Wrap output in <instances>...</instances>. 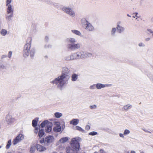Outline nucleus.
Returning a JSON list of instances; mask_svg holds the SVG:
<instances>
[{
	"label": "nucleus",
	"instance_id": "79ce46f5",
	"mask_svg": "<svg viewBox=\"0 0 153 153\" xmlns=\"http://www.w3.org/2000/svg\"><path fill=\"white\" fill-rule=\"evenodd\" d=\"M96 84H94L90 86L89 88L90 89L93 90L95 88V87L96 88Z\"/></svg>",
	"mask_w": 153,
	"mask_h": 153
},
{
	"label": "nucleus",
	"instance_id": "412c9836",
	"mask_svg": "<svg viewBox=\"0 0 153 153\" xmlns=\"http://www.w3.org/2000/svg\"><path fill=\"white\" fill-rule=\"evenodd\" d=\"M79 123V120L77 119H74L71 120L70 122V123L73 125H76L78 124Z\"/></svg>",
	"mask_w": 153,
	"mask_h": 153
},
{
	"label": "nucleus",
	"instance_id": "bb28decb",
	"mask_svg": "<svg viewBox=\"0 0 153 153\" xmlns=\"http://www.w3.org/2000/svg\"><path fill=\"white\" fill-rule=\"evenodd\" d=\"M117 29V28L115 27L112 28L111 31V34L112 36H115V33L116 32Z\"/></svg>",
	"mask_w": 153,
	"mask_h": 153
},
{
	"label": "nucleus",
	"instance_id": "052dcab7",
	"mask_svg": "<svg viewBox=\"0 0 153 153\" xmlns=\"http://www.w3.org/2000/svg\"><path fill=\"white\" fill-rule=\"evenodd\" d=\"M143 130L146 132L151 133V132L148 130H146L145 129Z\"/></svg>",
	"mask_w": 153,
	"mask_h": 153
},
{
	"label": "nucleus",
	"instance_id": "f257e3e1",
	"mask_svg": "<svg viewBox=\"0 0 153 153\" xmlns=\"http://www.w3.org/2000/svg\"><path fill=\"white\" fill-rule=\"evenodd\" d=\"M31 42L26 43L25 45L23 52V55L25 57H27L29 56L30 57L32 58L34 56L35 50L34 48H32L30 50L31 47Z\"/></svg>",
	"mask_w": 153,
	"mask_h": 153
},
{
	"label": "nucleus",
	"instance_id": "2eb2a0df",
	"mask_svg": "<svg viewBox=\"0 0 153 153\" xmlns=\"http://www.w3.org/2000/svg\"><path fill=\"white\" fill-rule=\"evenodd\" d=\"M52 123L51 122L48 123L45 127V131L48 133L51 132L52 129Z\"/></svg>",
	"mask_w": 153,
	"mask_h": 153
},
{
	"label": "nucleus",
	"instance_id": "ea45409f",
	"mask_svg": "<svg viewBox=\"0 0 153 153\" xmlns=\"http://www.w3.org/2000/svg\"><path fill=\"white\" fill-rule=\"evenodd\" d=\"M76 54V59H77L79 58H80V55H81V52H77L75 53Z\"/></svg>",
	"mask_w": 153,
	"mask_h": 153
},
{
	"label": "nucleus",
	"instance_id": "c85d7f7f",
	"mask_svg": "<svg viewBox=\"0 0 153 153\" xmlns=\"http://www.w3.org/2000/svg\"><path fill=\"white\" fill-rule=\"evenodd\" d=\"M50 122L48 120H45L41 123L40 126L42 128L44 127L45 126H47L48 123Z\"/></svg>",
	"mask_w": 153,
	"mask_h": 153
},
{
	"label": "nucleus",
	"instance_id": "20e7f679",
	"mask_svg": "<svg viewBox=\"0 0 153 153\" xmlns=\"http://www.w3.org/2000/svg\"><path fill=\"white\" fill-rule=\"evenodd\" d=\"M61 10L64 13L71 17H74L75 16V13L71 8L67 6H63Z\"/></svg>",
	"mask_w": 153,
	"mask_h": 153
},
{
	"label": "nucleus",
	"instance_id": "4d7b16f0",
	"mask_svg": "<svg viewBox=\"0 0 153 153\" xmlns=\"http://www.w3.org/2000/svg\"><path fill=\"white\" fill-rule=\"evenodd\" d=\"M39 141L41 143H45V139L40 140Z\"/></svg>",
	"mask_w": 153,
	"mask_h": 153
},
{
	"label": "nucleus",
	"instance_id": "603ef678",
	"mask_svg": "<svg viewBox=\"0 0 153 153\" xmlns=\"http://www.w3.org/2000/svg\"><path fill=\"white\" fill-rule=\"evenodd\" d=\"M119 136L120 137L124 138V136L125 135L124 134V133L122 134V133H120L119 134Z\"/></svg>",
	"mask_w": 153,
	"mask_h": 153
},
{
	"label": "nucleus",
	"instance_id": "5fc2aeb1",
	"mask_svg": "<svg viewBox=\"0 0 153 153\" xmlns=\"http://www.w3.org/2000/svg\"><path fill=\"white\" fill-rule=\"evenodd\" d=\"M150 40V38L149 37L146 38L145 39V41L146 42H148Z\"/></svg>",
	"mask_w": 153,
	"mask_h": 153
},
{
	"label": "nucleus",
	"instance_id": "680f3d73",
	"mask_svg": "<svg viewBox=\"0 0 153 153\" xmlns=\"http://www.w3.org/2000/svg\"><path fill=\"white\" fill-rule=\"evenodd\" d=\"M131 153H135V152L134 151H131Z\"/></svg>",
	"mask_w": 153,
	"mask_h": 153
},
{
	"label": "nucleus",
	"instance_id": "bf43d9fd",
	"mask_svg": "<svg viewBox=\"0 0 153 153\" xmlns=\"http://www.w3.org/2000/svg\"><path fill=\"white\" fill-rule=\"evenodd\" d=\"M134 14H135L136 16H133V17L134 18H135V17H136L137 16V15L138 14V13H134Z\"/></svg>",
	"mask_w": 153,
	"mask_h": 153
},
{
	"label": "nucleus",
	"instance_id": "4468645a",
	"mask_svg": "<svg viewBox=\"0 0 153 153\" xmlns=\"http://www.w3.org/2000/svg\"><path fill=\"white\" fill-rule=\"evenodd\" d=\"M13 119L14 118L10 115L8 114L6 117V121L8 124H10L12 123L13 122Z\"/></svg>",
	"mask_w": 153,
	"mask_h": 153
},
{
	"label": "nucleus",
	"instance_id": "a878e982",
	"mask_svg": "<svg viewBox=\"0 0 153 153\" xmlns=\"http://www.w3.org/2000/svg\"><path fill=\"white\" fill-rule=\"evenodd\" d=\"M45 133L44 130L42 129H39L38 133V136L40 138L42 137L44 134Z\"/></svg>",
	"mask_w": 153,
	"mask_h": 153
},
{
	"label": "nucleus",
	"instance_id": "6ab92c4d",
	"mask_svg": "<svg viewBox=\"0 0 153 153\" xmlns=\"http://www.w3.org/2000/svg\"><path fill=\"white\" fill-rule=\"evenodd\" d=\"M71 31L73 33L77 36H80L81 37L83 36V35H82L81 33L79 30H72Z\"/></svg>",
	"mask_w": 153,
	"mask_h": 153
},
{
	"label": "nucleus",
	"instance_id": "f03ea898",
	"mask_svg": "<svg viewBox=\"0 0 153 153\" xmlns=\"http://www.w3.org/2000/svg\"><path fill=\"white\" fill-rule=\"evenodd\" d=\"M68 80L65 79L64 77L60 76L51 81V83L53 85H56L59 89L62 90L64 85Z\"/></svg>",
	"mask_w": 153,
	"mask_h": 153
},
{
	"label": "nucleus",
	"instance_id": "58836bf2",
	"mask_svg": "<svg viewBox=\"0 0 153 153\" xmlns=\"http://www.w3.org/2000/svg\"><path fill=\"white\" fill-rule=\"evenodd\" d=\"M66 151L67 153H72V150L70 147H68L66 148Z\"/></svg>",
	"mask_w": 153,
	"mask_h": 153
},
{
	"label": "nucleus",
	"instance_id": "c9c22d12",
	"mask_svg": "<svg viewBox=\"0 0 153 153\" xmlns=\"http://www.w3.org/2000/svg\"><path fill=\"white\" fill-rule=\"evenodd\" d=\"M70 55L71 57V59H72V60L76 59V54L75 53H74Z\"/></svg>",
	"mask_w": 153,
	"mask_h": 153
},
{
	"label": "nucleus",
	"instance_id": "1a4fd4ad",
	"mask_svg": "<svg viewBox=\"0 0 153 153\" xmlns=\"http://www.w3.org/2000/svg\"><path fill=\"white\" fill-rule=\"evenodd\" d=\"M55 126L53 128V131L56 132H60L61 131L60 123L58 122H54Z\"/></svg>",
	"mask_w": 153,
	"mask_h": 153
},
{
	"label": "nucleus",
	"instance_id": "9b49d317",
	"mask_svg": "<svg viewBox=\"0 0 153 153\" xmlns=\"http://www.w3.org/2000/svg\"><path fill=\"white\" fill-rule=\"evenodd\" d=\"M86 25V26L85 28V29L86 30L89 31H92L94 30V28L93 26L89 22L87 21Z\"/></svg>",
	"mask_w": 153,
	"mask_h": 153
},
{
	"label": "nucleus",
	"instance_id": "8fccbe9b",
	"mask_svg": "<svg viewBox=\"0 0 153 153\" xmlns=\"http://www.w3.org/2000/svg\"><path fill=\"white\" fill-rule=\"evenodd\" d=\"M39 129L38 128H36L34 130V132L35 133L37 134L39 132Z\"/></svg>",
	"mask_w": 153,
	"mask_h": 153
},
{
	"label": "nucleus",
	"instance_id": "09e8293b",
	"mask_svg": "<svg viewBox=\"0 0 153 153\" xmlns=\"http://www.w3.org/2000/svg\"><path fill=\"white\" fill-rule=\"evenodd\" d=\"M138 46L140 47H144L145 46V45L144 44V43H143V42H140V43H139L138 44Z\"/></svg>",
	"mask_w": 153,
	"mask_h": 153
},
{
	"label": "nucleus",
	"instance_id": "b1692460",
	"mask_svg": "<svg viewBox=\"0 0 153 153\" xmlns=\"http://www.w3.org/2000/svg\"><path fill=\"white\" fill-rule=\"evenodd\" d=\"M132 107V105L128 104L126 105H124L122 108L123 110L128 111L129 109L131 108Z\"/></svg>",
	"mask_w": 153,
	"mask_h": 153
},
{
	"label": "nucleus",
	"instance_id": "72a5a7b5",
	"mask_svg": "<svg viewBox=\"0 0 153 153\" xmlns=\"http://www.w3.org/2000/svg\"><path fill=\"white\" fill-rule=\"evenodd\" d=\"M75 128L76 129L80 131H82L83 132H85V130L79 126H76Z\"/></svg>",
	"mask_w": 153,
	"mask_h": 153
},
{
	"label": "nucleus",
	"instance_id": "a19ab883",
	"mask_svg": "<svg viewBox=\"0 0 153 153\" xmlns=\"http://www.w3.org/2000/svg\"><path fill=\"white\" fill-rule=\"evenodd\" d=\"M88 134L90 135L94 136L97 134V132L93 131L89 133Z\"/></svg>",
	"mask_w": 153,
	"mask_h": 153
},
{
	"label": "nucleus",
	"instance_id": "6e6552de",
	"mask_svg": "<svg viewBox=\"0 0 153 153\" xmlns=\"http://www.w3.org/2000/svg\"><path fill=\"white\" fill-rule=\"evenodd\" d=\"M12 0H6V6L7 7V9L8 13H10L13 11L12 6L10 4Z\"/></svg>",
	"mask_w": 153,
	"mask_h": 153
},
{
	"label": "nucleus",
	"instance_id": "39448f33",
	"mask_svg": "<svg viewBox=\"0 0 153 153\" xmlns=\"http://www.w3.org/2000/svg\"><path fill=\"white\" fill-rule=\"evenodd\" d=\"M24 135L21 134H19L16 137L14 138L12 141L13 144L15 145L20 143L24 139Z\"/></svg>",
	"mask_w": 153,
	"mask_h": 153
},
{
	"label": "nucleus",
	"instance_id": "f8f14e48",
	"mask_svg": "<svg viewBox=\"0 0 153 153\" xmlns=\"http://www.w3.org/2000/svg\"><path fill=\"white\" fill-rule=\"evenodd\" d=\"M121 24V22L119 21L117 23L116 28L118 30V31L119 33H121L123 32L125 30V28L121 26L120 25Z\"/></svg>",
	"mask_w": 153,
	"mask_h": 153
},
{
	"label": "nucleus",
	"instance_id": "f704fd0d",
	"mask_svg": "<svg viewBox=\"0 0 153 153\" xmlns=\"http://www.w3.org/2000/svg\"><path fill=\"white\" fill-rule=\"evenodd\" d=\"M130 133V131L128 129H126L124 130L123 133L125 136H127Z\"/></svg>",
	"mask_w": 153,
	"mask_h": 153
},
{
	"label": "nucleus",
	"instance_id": "338daca9",
	"mask_svg": "<svg viewBox=\"0 0 153 153\" xmlns=\"http://www.w3.org/2000/svg\"><path fill=\"white\" fill-rule=\"evenodd\" d=\"M7 153H12L10 152H7Z\"/></svg>",
	"mask_w": 153,
	"mask_h": 153
},
{
	"label": "nucleus",
	"instance_id": "e433bc0d",
	"mask_svg": "<svg viewBox=\"0 0 153 153\" xmlns=\"http://www.w3.org/2000/svg\"><path fill=\"white\" fill-rule=\"evenodd\" d=\"M37 121L35 119L33 120L32 121V124L33 126L35 127H36L37 124Z\"/></svg>",
	"mask_w": 153,
	"mask_h": 153
},
{
	"label": "nucleus",
	"instance_id": "7ed1b4c3",
	"mask_svg": "<svg viewBox=\"0 0 153 153\" xmlns=\"http://www.w3.org/2000/svg\"><path fill=\"white\" fill-rule=\"evenodd\" d=\"M81 140L80 137H76L72 139L71 142V145L73 148V151H77L79 149V142Z\"/></svg>",
	"mask_w": 153,
	"mask_h": 153
},
{
	"label": "nucleus",
	"instance_id": "4be33fe9",
	"mask_svg": "<svg viewBox=\"0 0 153 153\" xmlns=\"http://www.w3.org/2000/svg\"><path fill=\"white\" fill-rule=\"evenodd\" d=\"M0 33L1 35L3 36H5L8 34V31L5 29H2L0 31Z\"/></svg>",
	"mask_w": 153,
	"mask_h": 153
},
{
	"label": "nucleus",
	"instance_id": "69168bd1",
	"mask_svg": "<svg viewBox=\"0 0 153 153\" xmlns=\"http://www.w3.org/2000/svg\"><path fill=\"white\" fill-rule=\"evenodd\" d=\"M2 147V146L1 145L0 146V149Z\"/></svg>",
	"mask_w": 153,
	"mask_h": 153
},
{
	"label": "nucleus",
	"instance_id": "2f4dec72",
	"mask_svg": "<svg viewBox=\"0 0 153 153\" xmlns=\"http://www.w3.org/2000/svg\"><path fill=\"white\" fill-rule=\"evenodd\" d=\"M36 148V147L35 145H32L30 149V152L31 153H33L34 152Z\"/></svg>",
	"mask_w": 153,
	"mask_h": 153
},
{
	"label": "nucleus",
	"instance_id": "a18cd8bd",
	"mask_svg": "<svg viewBox=\"0 0 153 153\" xmlns=\"http://www.w3.org/2000/svg\"><path fill=\"white\" fill-rule=\"evenodd\" d=\"M89 107L91 109H94L96 108L97 106L96 105H90Z\"/></svg>",
	"mask_w": 153,
	"mask_h": 153
},
{
	"label": "nucleus",
	"instance_id": "3c124183",
	"mask_svg": "<svg viewBox=\"0 0 153 153\" xmlns=\"http://www.w3.org/2000/svg\"><path fill=\"white\" fill-rule=\"evenodd\" d=\"M12 51H10L9 52L8 54V57H9V58H10L11 57V56H12Z\"/></svg>",
	"mask_w": 153,
	"mask_h": 153
},
{
	"label": "nucleus",
	"instance_id": "0e129e2a",
	"mask_svg": "<svg viewBox=\"0 0 153 153\" xmlns=\"http://www.w3.org/2000/svg\"><path fill=\"white\" fill-rule=\"evenodd\" d=\"M127 16H129V17H131V16H130V15H129V14H127Z\"/></svg>",
	"mask_w": 153,
	"mask_h": 153
},
{
	"label": "nucleus",
	"instance_id": "423d86ee",
	"mask_svg": "<svg viewBox=\"0 0 153 153\" xmlns=\"http://www.w3.org/2000/svg\"><path fill=\"white\" fill-rule=\"evenodd\" d=\"M70 72V70L68 68L66 67H64L62 68V74L61 75L64 77L66 79L68 80L70 76L68 75Z\"/></svg>",
	"mask_w": 153,
	"mask_h": 153
},
{
	"label": "nucleus",
	"instance_id": "de8ad7c7",
	"mask_svg": "<svg viewBox=\"0 0 153 153\" xmlns=\"http://www.w3.org/2000/svg\"><path fill=\"white\" fill-rule=\"evenodd\" d=\"M147 30L148 32H149L150 33L152 34V36H153V30L149 28H148Z\"/></svg>",
	"mask_w": 153,
	"mask_h": 153
},
{
	"label": "nucleus",
	"instance_id": "c756f323",
	"mask_svg": "<svg viewBox=\"0 0 153 153\" xmlns=\"http://www.w3.org/2000/svg\"><path fill=\"white\" fill-rule=\"evenodd\" d=\"M12 145L11 140V139L9 140L8 141L7 144L6 146V148L7 149H9L10 146Z\"/></svg>",
	"mask_w": 153,
	"mask_h": 153
},
{
	"label": "nucleus",
	"instance_id": "5701e85b",
	"mask_svg": "<svg viewBox=\"0 0 153 153\" xmlns=\"http://www.w3.org/2000/svg\"><path fill=\"white\" fill-rule=\"evenodd\" d=\"M74 43H70L67 45V48L69 50L71 51H74Z\"/></svg>",
	"mask_w": 153,
	"mask_h": 153
},
{
	"label": "nucleus",
	"instance_id": "a211bd4d",
	"mask_svg": "<svg viewBox=\"0 0 153 153\" xmlns=\"http://www.w3.org/2000/svg\"><path fill=\"white\" fill-rule=\"evenodd\" d=\"M36 148L37 150L39 152L43 151L47 149L46 148L39 144H37L36 145Z\"/></svg>",
	"mask_w": 153,
	"mask_h": 153
},
{
	"label": "nucleus",
	"instance_id": "cd10ccee",
	"mask_svg": "<svg viewBox=\"0 0 153 153\" xmlns=\"http://www.w3.org/2000/svg\"><path fill=\"white\" fill-rule=\"evenodd\" d=\"M71 80L73 81H76L78 78V75L76 74H73L71 76Z\"/></svg>",
	"mask_w": 153,
	"mask_h": 153
},
{
	"label": "nucleus",
	"instance_id": "393cba45",
	"mask_svg": "<svg viewBox=\"0 0 153 153\" xmlns=\"http://www.w3.org/2000/svg\"><path fill=\"white\" fill-rule=\"evenodd\" d=\"M81 45L79 43H77L76 44L74 43V50L79 49L81 47Z\"/></svg>",
	"mask_w": 153,
	"mask_h": 153
},
{
	"label": "nucleus",
	"instance_id": "6e6d98bb",
	"mask_svg": "<svg viewBox=\"0 0 153 153\" xmlns=\"http://www.w3.org/2000/svg\"><path fill=\"white\" fill-rule=\"evenodd\" d=\"M49 40V38L48 36H46L45 38V41L46 42H48Z\"/></svg>",
	"mask_w": 153,
	"mask_h": 153
},
{
	"label": "nucleus",
	"instance_id": "9d476101",
	"mask_svg": "<svg viewBox=\"0 0 153 153\" xmlns=\"http://www.w3.org/2000/svg\"><path fill=\"white\" fill-rule=\"evenodd\" d=\"M92 54L91 53L82 51L81 52L80 58L85 59L88 57H90L92 56Z\"/></svg>",
	"mask_w": 153,
	"mask_h": 153
},
{
	"label": "nucleus",
	"instance_id": "4c0bfd02",
	"mask_svg": "<svg viewBox=\"0 0 153 153\" xmlns=\"http://www.w3.org/2000/svg\"><path fill=\"white\" fill-rule=\"evenodd\" d=\"M87 21L85 18H82L81 20V22L82 24L83 25H86V24L87 23Z\"/></svg>",
	"mask_w": 153,
	"mask_h": 153
},
{
	"label": "nucleus",
	"instance_id": "49530a36",
	"mask_svg": "<svg viewBox=\"0 0 153 153\" xmlns=\"http://www.w3.org/2000/svg\"><path fill=\"white\" fill-rule=\"evenodd\" d=\"M0 67L3 69H5L7 68V67L6 65L4 64L0 65Z\"/></svg>",
	"mask_w": 153,
	"mask_h": 153
},
{
	"label": "nucleus",
	"instance_id": "f3484780",
	"mask_svg": "<svg viewBox=\"0 0 153 153\" xmlns=\"http://www.w3.org/2000/svg\"><path fill=\"white\" fill-rule=\"evenodd\" d=\"M69 139L68 137H63L61 138L58 142V144H59L64 143L67 142Z\"/></svg>",
	"mask_w": 153,
	"mask_h": 153
},
{
	"label": "nucleus",
	"instance_id": "7c9ffc66",
	"mask_svg": "<svg viewBox=\"0 0 153 153\" xmlns=\"http://www.w3.org/2000/svg\"><path fill=\"white\" fill-rule=\"evenodd\" d=\"M54 115L56 118H59L62 116V114L61 113L57 112L54 113Z\"/></svg>",
	"mask_w": 153,
	"mask_h": 153
},
{
	"label": "nucleus",
	"instance_id": "0eeeda50",
	"mask_svg": "<svg viewBox=\"0 0 153 153\" xmlns=\"http://www.w3.org/2000/svg\"><path fill=\"white\" fill-rule=\"evenodd\" d=\"M55 140L54 137L52 135H49L46 136L45 139V146H48L50 145Z\"/></svg>",
	"mask_w": 153,
	"mask_h": 153
},
{
	"label": "nucleus",
	"instance_id": "473e14b6",
	"mask_svg": "<svg viewBox=\"0 0 153 153\" xmlns=\"http://www.w3.org/2000/svg\"><path fill=\"white\" fill-rule=\"evenodd\" d=\"M49 4H50L51 5H53L55 7L57 8H58L59 7V4L55 3H53L51 2H50L49 3Z\"/></svg>",
	"mask_w": 153,
	"mask_h": 153
},
{
	"label": "nucleus",
	"instance_id": "aec40b11",
	"mask_svg": "<svg viewBox=\"0 0 153 153\" xmlns=\"http://www.w3.org/2000/svg\"><path fill=\"white\" fill-rule=\"evenodd\" d=\"M66 41L67 42L71 43H74L76 42V39L74 38H69L66 39Z\"/></svg>",
	"mask_w": 153,
	"mask_h": 153
},
{
	"label": "nucleus",
	"instance_id": "e2e57ef3",
	"mask_svg": "<svg viewBox=\"0 0 153 153\" xmlns=\"http://www.w3.org/2000/svg\"><path fill=\"white\" fill-rule=\"evenodd\" d=\"M151 21L153 22V16L151 19Z\"/></svg>",
	"mask_w": 153,
	"mask_h": 153
},
{
	"label": "nucleus",
	"instance_id": "13d9d810",
	"mask_svg": "<svg viewBox=\"0 0 153 153\" xmlns=\"http://www.w3.org/2000/svg\"><path fill=\"white\" fill-rule=\"evenodd\" d=\"M7 57V55H2L1 56V59H3V58H6Z\"/></svg>",
	"mask_w": 153,
	"mask_h": 153
},
{
	"label": "nucleus",
	"instance_id": "dca6fc26",
	"mask_svg": "<svg viewBox=\"0 0 153 153\" xmlns=\"http://www.w3.org/2000/svg\"><path fill=\"white\" fill-rule=\"evenodd\" d=\"M13 11L12 12L8 13L7 12V14H10L9 15L6 16V20L8 22H10L12 20V18L13 16Z\"/></svg>",
	"mask_w": 153,
	"mask_h": 153
},
{
	"label": "nucleus",
	"instance_id": "37998d69",
	"mask_svg": "<svg viewBox=\"0 0 153 153\" xmlns=\"http://www.w3.org/2000/svg\"><path fill=\"white\" fill-rule=\"evenodd\" d=\"M65 60L67 61H69L71 60H72L71 59V55L70 56H66L65 58Z\"/></svg>",
	"mask_w": 153,
	"mask_h": 153
},
{
	"label": "nucleus",
	"instance_id": "ddd939ff",
	"mask_svg": "<svg viewBox=\"0 0 153 153\" xmlns=\"http://www.w3.org/2000/svg\"><path fill=\"white\" fill-rule=\"evenodd\" d=\"M96 88L98 89H100L106 87H109L111 86V84H102L100 83L96 84Z\"/></svg>",
	"mask_w": 153,
	"mask_h": 153
},
{
	"label": "nucleus",
	"instance_id": "864d4df0",
	"mask_svg": "<svg viewBox=\"0 0 153 153\" xmlns=\"http://www.w3.org/2000/svg\"><path fill=\"white\" fill-rule=\"evenodd\" d=\"M85 128L86 130H88L90 128V127L89 126L87 125L86 126Z\"/></svg>",
	"mask_w": 153,
	"mask_h": 153
},
{
	"label": "nucleus",
	"instance_id": "c03bdc74",
	"mask_svg": "<svg viewBox=\"0 0 153 153\" xmlns=\"http://www.w3.org/2000/svg\"><path fill=\"white\" fill-rule=\"evenodd\" d=\"M51 47V45L50 44H46L44 46L45 48V49H48L49 48Z\"/></svg>",
	"mask_w": 153,
	"mask_h": 153
},
{
	"label": "nucleus",
	"instance_id": "774afa93",
	"mask_svg": "<svg viewBox=\"0 0 153 153\" xmlns=\"http://www.w3.org/2000/svg\"><path fill=\"white\" fill-rule=\"evenodd\" d=\"M94 153H96V152H94Z\"/></svg>",
	"mask_w": 153,
	"mask_h": 153
}]
</instances>
